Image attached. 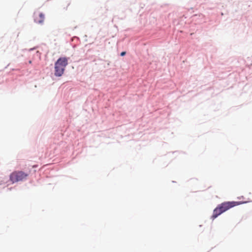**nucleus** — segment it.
I'll return each mask as SVG.
<instances>
[{
    "label": "nucleus",
    "mask_w": 252,
    "mask_h": 252,
    "mask_svg": "<svg viewBox=\"0 0 252 252\" xmlns=\"http://www.w3.org/2000/svg\"><path fill=\"white\" fill-rule=\"evenodd\" d=\"M243 202L241 201H227L224 202L219 204L213 211V214L212 216L213 219H216L219 215L226 211L229 209L236 206L237 205L244 203Z\"/></svg>",
    "instance_id": "f257e3e1"
},
{
    "label": "nucleus",
    "mask_w": 252,
    "mask_h": 252,
    "mask_svg": "<svg viewBox=\"0 0 252 252\" xmlns=\"http://www.w3.org/2000/svg\"><path fill=\"white\" fill-rule=\"evenodd\" d=\"M67 59L65 57L60 58L55 64V75L61 76L64 72L65 68L67 65Z\"/></svg>",
    "instance_id": "f03ea898"
},
{
    "label": "nucleus",
    "mask_w": 252,
    "mask_h": 252,
    "mask_svg": "<svg viewBox=\"0 0 252 252\" xmlns=\"http://www.w3.org/2000/svg\"><path fill=\"white\" fill-rule=\"evenodd\" d=\"M28 176V173L22 171H15L10 175V180L13 184L26 180Z\"/></svg>",
    "instance_id": "7ed1b4c3"
},
{
    "label": "nucleus",
    "mask_w": 252,
    "mask_h": 252,
    "mask_svg": "<svg viewBox=\"0 0 252 252\" xmlns=\"http://www.w3.org/2000/svg\"><path fill=\"white\" fill-rule=\"evenodd\" d=\"M45 19V15L41 12L36 11L34 13V22L38 24H42Z\"/></svg>",
    "instance_id": "20e7f679"
},
{
    "label": "nucleus",
    "mask_w": 252,
    "mask_h": 252,
    "mask_svg": "<svg viewBox=\"0 0 252 252\" xmlns=\"http://www.w3.org/2000/svg\"><path fill=\"white\" fill-rule=\"evenodd\" d=\"M126 54V52H122L121 53V56H123L124 55H125Z\"/></svg>",
    "instance_id": "39448f33"
},
{
    "label": "nucleus",
    "mask_w": 252,
    "mask_h": 252,
    "mask_svg": "<svg viewBox=\"0 0 252 252\" xmlns=\"http://www.w3.org/2000/svg\"><path fill=\"white\" fill-rule=\"evenodd\" d=\"M29 63H32V61H29Z\"/></svg>",
    "instance_id": "423d86ee"
}]
</instances>
